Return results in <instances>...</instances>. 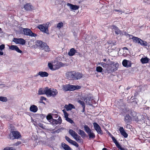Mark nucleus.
<instances>
[{
  "instance_id": "obj_1",
  "label": "nucleus",
  "mask_w": 150,
  "mask_h": 150,
  "mask_svg": "<svg viewBox=\"0 0 150 150\" xmlns=\"http://www.w3.org/2000/svg\"><path fill=\"white\" fill-rule=\"evenodd\" d=\"M68 79L72 80H78L82 77V74L80 73L75 71L68 72L67 73Z\"/></svg>"
},
{
  "instance_id": "obj_2",
  "label": "nucleus",
  "mask_w": 150,
  "mask_h": 150,
  "mask_svg": "<svg viewBox=\"0 0 150 150\" xmlns=\"http://www.w3.org/2000/svg\"><path fill=\"white\" fill-rule=\"evenodd\" d=\"M36 45L39 48L42 50H44L46 52H48L50 50V48L47 44L41 40L37 41Z\"/></svg>"
},
{
  "instance_id": "obj_3",
  "label": "nucleus",
  "mask_w": 150,
  "mask_h": 150,
  "mask_svg": "<svg viewBox=\"0 0 150 150\" xmlns=\"http://www.w3.org/2000/svg\"><path fill=\"white\" fill-rule=\"evenodd\" d=\"M81 87L79 86H74L69 84L63 85V88L64 90L67 91H72L76 89H80Z\"/></svg>"
},
{
  "instance_id": "obj_4",
  "label": "nucleus",
  "mask_w": 150,
  "mask_h": 150,
  "mask_svg": "<svg viewBox=\"0 0 150 150\" xmlns=\"http://www.w3.org/2000/svg\"><path fill=\"white\" fill-rule=\"evenodd\" d=\"M69 133L76 141L79 142H82V140L81 137L74 131L71 129H70L69 131Z\"/></svg>"
},
{
  "instance_id": "obj_5",
  "label": "nucleus",
  "mask_w": 150,
  "mask_h": 150,
  "mask_svg": "<svg viewBox=\"0 0 150 150\" xmlns=\"http://www.w3.org/2000/svg\"><path fill=\"white\" fill-rule=\"evenodd\" d=\"M58 92L56 89L48 88L47 96L55 97L58 94Z\"/></svg>"
},
{
  "instance_id": "obj_6",
  "label": "nucleus",
  "mask_w": 150,
  "mask_h": 150,
  "mask_svg": "<svg viewBox=\"0 0 150 150\" xmlns=\"http://www.w3.org/2000/svg\"><path fill=\"white\" fill-rule=\"evenodd\" d=\"M23 31L24 35L27 36L31 37H35L37 35L33 33L32 31L29 29L28 28H23Z\"/></svg>"
},
{
  "instance_id": "obj_7",
  "label": "nucleus",
  "mask_w": 150,
  "mask_h": 150,
  "mask_svg": "<svg viewBox=\"0 0 150 150\" xmlns=\"http://www.w3.org/2000/svg\"><path fill=\"white\" fill-rule=\"evenodd\" d=\"M11 133L12 136L11 137L10 136V139H18L21 137L20 133L18 131H11Z\"/></svg>"
},
{
  "instance_id": "obj_8",
  "label": "nucleus",
  "mask_w": 150,
  "mask_h": 150,
  "mask_svg": "<svg viewBox=\"0 0 150 150\" xmlns=\"http://www.w3.org/2000/svg\"><path fill=\"white\" fill-rule=\"evenodd\" d=\"M110 69L109 67L107 68V70L109 71H115L117 70L119 66V64L117 63L110 64Z\"/></svg>"
},
{
  "instance_id": "obj_9",
  "label": "nucleus",
  "mask_w": 150,
  "mask_h": 150,
  "mask_svg": "<svg viewBox=\"0 0 150 150\" xmlns=\"http://www.w3.org/2000/svg\"><path fill=\"white\" fill-rule=\"evenodd\" d=\"M93 125L95 129L98 134H102L103 132L99 125L96 122L93 123Z\"/></svg>"
},
{
  "instance_id": "obj_10",
  "label": "nucleus",
  "mask_w": 150,
  "mask_h": 150,
  "mask_svg": "<svg viewBox=\"0 0 150 150\" xmlns=\"http://www.w3.org/2000/svg\"><path fill=\"white\" fill-rule=\"evenodd\" d=\"M13 41L15 42L16 44H20L22 45H24L25 44V41L23 39L14 38Z\"/></svg>"
},
{
  "instance_id": "obj_11",
  "label": "nucleus",
  "mask_w": 150,
  "mask_h": 150,
  "mask_svg": "<svg viewBox=\"0 0 150 150\" xmlns=\"http://www.w3.org/2000/svg\"><path fill=\"white\" fill-rule=\"evenodd\" d=\"M37 28L39 29L41 31L45 33L48 32V28L45 24L40 25L37 26Z\"/></svg>"
},
{
  "instance_id": "obj_12",
  "label": "nucleus",
  "mask_w": 150,
  "mask_h": 150,
  "mask_svg": "<svg viewBox=\"0 0 150 150\" xmlns=\"http://www.w3.org/2000/svg\"><path fill=\"white\" fill-rule=\"evenodd\" d=\"M127 35H128L130 39H132L133 40L134 42L137 43L138 44H139V41H140V40L141 39L140 38L134 36L133 35L129 34H127Z\"/></svg>"
},
{
  "instance_id": "obj_13",
  "label": "nucleus",
  "mask_w": 150,
  "mask_h": 150,
  "mask_svg": "<svg viewBox=\"0 0 150 150\" xmlns=\"http://www.w3.org/2000/svg\"><path fill=\"white\" fill-rule=\"evenodd\" d=\"M122 64L123 66L125 67H130L132 65L131 62L126 59H124L122 61Z\"/></svg>"
},
{
  "instance_id": "obj_14",
  "label": "nucleus",
  "mask_w": 150,
  "mask_h": 150,
  "mask_svg": "<svg viewBox=\"0 0 150 150\" xmlns=\"http://www.w3.org/2000/svg\"><path fill=\"white\" fill-rule=\"evenodd\" d=\"M48 87H46L45 88H40L38 91V94L39 95L45 94L47 95Z\"/></svg>"
},
{
  "instance_id": "obj_15",
  "label": "nucleus",
  "mask_w": 150,
  "mask_h": 150,
  "mask_svg": "<svg viewBox=\"0 0 150 150\" xmlns=\"http://www.w3.org/2000/svg\"><path fill=\"white\" fill-rule=\"evenodd\" d=\"M112 30L115 31V33L117 35L120 34L121 32L118 27L115 25H112L110 26Z\"/></svg>"
},
{
  "instance_id": "obj_16",
  "label": "nucleus",
  "mask_w": 150,
  "mask_h": 150,
  "mask_svg": "<svg viewBox=\"0 0 150 150\" xmlns=\"http://www.w3.org/2000/svg\"><path fill=\"white\" fill-rule=\"evenodd\" d=\"M9 49L13 50H15L18 53H21L22 51L19 49L17 46L15 45H11L9 46Z\"/></svg>"
},
{
  "instance_id": "obj_17",
  "label": "nucleus",
  "mask_w": 150,
  "mask_h": 150,
  "mask_svg": "<svg viewBox=\"0 0 150 150\" xmlns=\"http://www.w3.org/2000/svg\"><path fill=\"white\" fill-rule=\"evenodd\" d=\"M67 5L69 7L70 9L72 10H76L79 8V6H78L73 5L70 3H67Z\"/></svg>"
},
{
  "instance_id": "obj_18",
  "label": "nucleus",
  "mask_w": 150,
  "mask_h": 150,
  "mask_svg": "<svg viewBox=\"0 0 150 150\" xmlns=\"http://www.w3.org/2000/svg\"><path fill=\"white\" fill-rule=\"evenodd\" d=\"M62 63L61 62H57L55 64H54V70L59 69L62 66Z\"/></svg>"
},
{
  "instance_id": "obj_19",
  "label": "nucleus",
  "mask_w": 150,
  "mask_h": 150,
  "mask_svg": "<svg viewBox=\"0 0 150 150\" xmlns=\"http://www.w3.org/2000/svg\"><path fill=\"white\" fill-rule=\"evenodd\" d=\"M25 9L27 11H30L34 9L33 6L30 4H27L24 6Z\"/></svg>"
},
{
  "instance_id": "obj_20",
  "label": "nucleus",
  "mask_w": 150,
  "mask_h": 150,
  "mask_svg": "<svg viewBox=\"0 0 150 150\" xmlns=\"http://www.w3.org/2000/svg\"><path fill=\"white\" fill-rule=\"evenodd\" d=\"M124 121L126 123H129L132 121V118L129 115H126L125 117Z\"/></svg>"
},
{
  "instance_id": "obj_21",
  "label": "nucleus",
  "mask_w": 150,
  "mask_h": 150,
  "mask_svg": "<svg viewBox=\"0 0 150 150\" xmlns=\"http://www.w3.org/2000/svg\"><path fill=\"white\" fill-rule=\"evenodd\" d=\"M142 64H146L150 63V59L146 57H142L140 60Z\"/></svg>"
},
{
  "instance_id": "obj_22",
  "label": "nucleus",
  "mask_w": 150,
  "mask_h": 150,
  "mask_svg": "<svg viewBox=\"0 0 150 150\" xmlns=\"http://www.w3.org/2000/svg\"><path fill=\"white\" fill-rule=\"evenodd\" d=\"M64 108L67 111L71 110L72 109L75 108L74 106L71 104H69L68 105H65L64 106Z\"/></svg>"
},
{
  "instance_id": "obj_23",
  "label": "nucleus",
  "mask_w": 150,
  "mask_h": 150,
  "mask_svg": "<svg viewBox=\"0 0 150 150\" xmlns=\"http://www.w3.org/2000/svg\"><path fill=\"white\" fill-rule=\"evenodd\" d=\"M77 52V51L74 48H72L68 52V54L69 56H74L75 54Z\"/></svg>"
},
{
  "instance_id": "obj_24",
  "label": "nucleus",
  "mask_w": 150,
  "mask_h": 150,
  "mask_svg": "<svg viewBox=\"0 0 150 150\" xmlns=\"http://www.w3.org/2000/svg\"><path fill=\"white\" fill-rule=\"evenodd\" d=\"M30 111L35 112L38 110V108L37 106L35 105H31L30 108Z\"/></svg>"
},
{
  "instance_id": "obj_25",
  "label": "nucleus",
  "mask_w": 150,
  "mask_h": 150,
  "mask_svg": "<svg viewBox=\"0 0 150 150\" xmlns=\"http://www.w3.org/2000/svg\"><path fill=\"white\" fill-rule=\"evenodd\" d=\"M48 73L45 71H40L38 73V75H39L41 77H43L48 76Z\"/></svg>"
},
{
  "instance_id": "obj_26",
  "label": "nucleus",
  "mask_w": 150,
  "mask_h": 150,
  "mask_svg": "<svg viewBox=\"0 0 150 150\" xmlns=\"http://www.w3.org/2000/svg\"><path fill=\"white\" fill-rule=\"evenodd\" d=\"M61 146L65 150H71V149L69 146L64 142L61 144Z\"/></svg>"
},
{
  "instance_id": "obj_27",
  "label": "nucleus",
  "mask_w": 150,
  "mask_h": 150,
  "mask_svg": "<svg viewBox=\"0 0 150 150\" xmlns=\"http://www.w3.org/2000/svg\"><path fill=\"white\" fill-rule=\"evenodd\" d=\"M78 133L82 138L85 137L86 135L84 131L80 129L79 130Z\"/></svg>"
},
{
  "instance_id": "obj_28",
  "label": "nucleus",
  "mask_w": 150,
  "mask_h": 150,
  "mask_svg": "<svg viewBox=\"0 0 150 150\" xmlns=\"http://www.w3.org/2000/svg\"><path fill=\"white\" fill-rule=\"evenodd\" d=\"M140 41L139 43V44L140 45L142 46H147L148 45L147 42L145 41H144L141 39H140Z\"/></svg>"
},
{
  "instance_id": "obj_29",
  "label": "nucleus",
  "mask_w": 150,
  "mask_h": 150,
  "mask_svg": "<svg viewBox=\"0 0 150 150\" xmlns=\"http://www.w3.org/2000/svg\"><path fill=\"white\" fill-rule=\"evenodd\" d=\"M84 130L88 134L89 132H91V130L90 128L87 125H85L84 126Z\"/></svg>"
},
{
  "instance_id": "obj_30",
  "label": "nucleus",
  "mask_w": 150,
  "mask_h": 150,
  "mask_svg": "<svg viewBox=\"0 0 150 150\" xmlns=\"http://www.w3.org/2000/svg\"><path fill=\"white\" fill-rule=\"evenodd\" d=\"M5 48V45L2 44L0 45V55H2L4 54V52H3V50H4Z\"/></svg>"
},
{
  "instance_id": "obj_31",
  "label": "nucleus",
  "mask_w": 150,
  "mask_h": 150,
  "mask_svg": "<svg viewBox=\"0 0 150 150\" xmlns=\"http://www.w3.org/2000/svg\"><path fill=\"white\" fill-rule=\"evenodd\" d=\"M88 134L89 138L90 139L92 138L93 139L95 137V136L94 134L92 132H91Z\"/></svg>"
},
{
  "instance_id": "obj_32",
  "label": "nucleus",
  "mask_w": 150,
  "mask_h": 150,
  "mask_svg": "<svg viewBox=\"0 0 150 150\" xmlns=\"http://www.w3.org/2000/svg\"><path fill=\"white\" fill-rule=\"evenodd\" d=\"M98 64L101 66L103 67L106 68L107 67V65L108 66L109 65L108 64L105 63L103 62H98Z\"/></svg>"
},
{
  "instance_id": "obj_33",
  "label": "nucleus",
  "mask_w": 150,
  "mask_h": 150,
  "mask_svg": "<svg viewBox=\"0 0 150 150\" xmlns=\"http://www.w3.org/2000/svg\"><path fill=\"white\" fill-rule=\"evenodd\" d=\"M53 64H52L51 63L49 62L48 64V66L49 68L51 70H54Z\"/></svg>"
},
{
  "instance_id": "obj_34",
  "label": "nucleus",
  "mask_w": 150,
  "mask_h": 150,
  "mask_svg": "<svg viewBox=\"0 0 150 150\" xmlns=\"http://www.w3.org/2000/svg\"><path fill=\"white\" fill-rule=\"evenodd\" d=\"M63 25V23L62 22H61L58 23L57 24V28L58 29H60Z\"/></svg>"
},
{
  "instance_id": "obj_35",
  "label": "nucleus",
  "mask_w": 150,
  "mask_h": 150,
  "mask_svg": "<svg viewBox=\"0 0 150 150\" xmlns=\"http://www.w3.org/2000/svg\"><path fill=\"white\" fill-rule=\"evenodd\" d=\"M103 70L102 68L100 66H98L96 68V71L99 72H101Z\"/></svg>"
},
{
  "instance_id": "obj_36",
  "label": "nucleus",
  "mask_w": 150,
  "mask_h": 150,
  "mask_svg": "<svg viewBox=\"0 0 150 150\" xmlns=\"http://www.w3.org/2000/svg\"><path fill=\"white\" fill-rule=\"evenodd\" d=\"M65 139L67 141H68L69 143L71 144L73 141V140L71 139L69 137L67 136L65 137Z\"/></svg>"
},
{
  "instance_id": "obj_37",
  "label": "nucleus",
  "mask_w": 150,
  "mask_h": 150,
  "mask_svg": "<svg viewBox=\"0 0 150 150\" xmlns=\"http://www.w3.org/2000/svg\"><path fill=\"white\" fill-rule=\"evenodd\" d=\"M7 99L6 97L3 96H0V100L3 102H6Z\"/></svg>"
},
{
  "instance_id": "obj_38",
  "label": "nucleus",
  "mask_w": 150,
  "mask_h": 150,
  "mask_svg": "<svg viewBox=\"0 0 150 150\" xmlns=\"http://www.w3.org/2000/svg\"><path fill=\"white\" fill-rule=\"evenodd\" d=\"M66 120L67 122L71 124L73 123L74 124V122L70 118L68 117L67 119H66Z\"/></svg>"
},
{
  "instance_id": "obj_39",
  "label": "nucleus",
  "mask_w": 150,
  "mask_h": 150,
  "mask_svg": "<svg viewBox=\"0 0 150 150\" xmlns=\"http://www.w3.org/2000/svg\"><path fill=\"white\" fill-rule=\"evenodd\" d=\"M116 146L119 149H120V150H126V149H125L124 148L122 147L119 143L118 144H117V145Z\"/></svg>"
},
{
  "instance_id": "obj_40",
  "label": "nucleus",
  "mask_w": 150,
  "mask_h": 150,
  "mask_svg": "<svg viewBox=\"0 0 150 150\" xmlns=\"http://www.w3.org/2000/svg\"><path fill=\"white\" fill-rule=\"evenodd\" d=\"M116 146L119 149H120V150H126V149H125L124 148L122 147L119 143L118 144H117V145Z\"/></svg>"
},
{
  "instance_id": "obj_41",
  "label": "nucleus",
  "mask_w": 150,
  "mask_h": 150,
  "mask_svg": "<svg viewBox=\"0 0 150 150\" xmlns=\"http://www.w3.org/2000/svg\"><path fill=\"white\" fill-rule=\"evenodd\" d=\"M78 102L82 105V107L85 106V103L83 101L79 100L78 101Z\"/></svg>"
},
{
  "instance_id": "obj_42",
  "label": "nucleus",
  "mask_w": 150,
  "mask_h": 150,
  "mask_svg": "<svg viewBox=\"0 0 150 150\" xmlns=\"http://www.w3.org/2000/svg\"><path fill=\"white\" fill-rule=\"evenodd\" d=\"M112 139L113 141V142L115 143L116 146L119 144L118 142L117 141V140L114 137H112Z\"/></svg>"
},
{
  "instance_id": "obj_43",
  "label": "nucleus",
  "mask_w": 150,
  "mask_h": 150,
  "mask_svg": "<svg viewBox=\"0 0 150 150\" xmlns=\"http://www.w3.org/2000/svg\"><path fill=\"white\" fill-rule=\"evenodd\" d=\"M64 129V128H59V129H58L57 130H55V131H54V133H58L59 132H61V131H62Z\"/></svg>"
},
{
  "instance_id": "obj_44",
  "label": "nucleus",
  "mask_w": 150,
  "mask_h": 150,
  "mask_svg": "<svg viewBox=\"0 0 150 150\" xmlns=\"http://www.w3.org/2000/svg\"><path fill=\"white\" fill-rule=\"evenodd\" d=\"M121 134L125 138H127L128 137V134L125 131Z\"/></svg>"
},
{
  "instance_id": "obj_45",
  "label": "nucleus",
  "mask_w": 150,
  "mask_h": 150,
  "mask_svg": "<svg viewBox=\"0 0 150 150\" xmlns=\"http://www.w3.org/2000/svg\"><path fill=\"white\" fill-rule=\"evenodd\" d=\"M130 114L133 117H135L136 115V112L134 111H131L130 112Z\"/></svg>"
},
{
  "instance_id": "obj_46",
  "label": "nucleus",
  "mask_w": 150,
  "mask_h": 150,
  "mask_svg": "<svg viewBox=\"0 0 150 150\" xmlns=\"http://www.w3.org/2000/svg\"><path fill=\"white\" fill-rule=\"evenodd\" d=\"M52 123L55 125L59 124L57 120L56 119H53Z\"/></svg>"
},
{
  "instance_id": "obj_47",
  "label": "nucleus",
  "mask_w": 150,
  "mask_h": 150,
  "mask_svg": "<svg viewBox=\"0 0 150 150\" xmlns=\"http://www.w3.org/2000/svg\"><path fill=\"white\" fill-rule=\"evenodd\" d=\"M119 131L121 134L125 132V130L123 127H121L119 129Z\"/></svg>"
},
{
  "instance_id": "obj_48",
  "label": "nucleus",
  "mask_w": 150,
  "mask_h": 150,
  "mask_svg": "<svg viewBox=\"0 0 150 150\" xmlns=\"http://www.w3.org/2000/svg\"><path fill=\"white\" fill-rule=\"evenodd\" d=\"M71 144L77 147L79 146V144L78 143L74 141H73Z\"/></svg>"
},
{
  "instance_id": "obj_49",
  "label": "nucleus",
  "mask_w": 150,
  "mask_h": 150,
  "mask_svg": "<svg viewBox=\"0 0 150 150\" xmlns=\"http://www.w3.org/2000/svg\"><path fill=\"white\" fill-rule=\"evenodd\" d=\"M59 124H60L62 122V120L60 117L59 116L57 120Z\"/></svg>"
},
{
  "instance_id": "obj_50",
  "label": "nucleus",
  "mask_w": 150,
  "mask_h": 150,
  "mask_svg": "<svg viewBox=\"0 0 150 150\" xmlns=\"http://www.w3.org/2000/svg\"><path fill=\"white\" fill-rule=\"evenodd\" d=\"M21 144V142L20 141H18L17 142H16L15 144H13V145L14 146H17L19 145L20 144Z\"/></svg>"
},
{
  "instance_id": "obj_51",
  "label": "nucleus",
  "mask_w": 150,
  "mask_h": 150,
  "mask_svg": "<svg viewBox=\"0 0 150 150\" xmlns=\"http://www.w3.org/2000/svg\"><path fill=\"white\" fill-rule=\"evenodd\" d=\"M64 114V118H65V120L68 118L69 114L67 112H65V113Z\"/></svg>"
},
{
  "instance_id": "obj_52",
  "label": "nucleus",
  "mask_w": 150,
  "mask_h": 150,
  "mask_svg": "<svg viewBox=\"0 0 150 150\" xmlns=\"http://www.w3.org/2000/svg\"><path fill=\"white\" fill-rule=\"evenodd\" d=\"M46 100V98L45 97L43 96H41L40 99V102L42 103V102H41V101H42L43 100Z\"/></svg>"
},
{
  "instance_id": "obj_53",
  "label": "nucleus",
  "mask_w": 150,
  "mask_h": 150,
  "mask_svg": "<svg viewBox=\"0 0 150 150\" xmlns=\"http://www.w3.org/2000/svg\"><path fill=\"white\" fill-rule=\"evenodd\" d=\"M46 118L47 120H50L52 118V116L51 115H48L47 116Z\"/></svg>"
},
{
  "instance_id": "obj_54",
  "label": "nucleus",
  "mask_w": 150,
  "mask_h": 150,
  "mask_svg": "<svg viewBox=\"0 0 150 150\" xmlns=\"http://www.w3.org/2000/svg\"><path fill=\"white\" fill-rule=\"evenodd\" d=\"M52 117L56 118L58 117V116L57 114H52Z\"/></svg>"
},
{
  "instance_id": "obj_55",
  "label": "nucleus",
  "mask_w": 150,
  "mask_h": 150,
  "mask_svg": "<svg viewBox=\"0 0 150 150\" xmlns=\"http://www.w3.org/2000/svg\"><path fill=\"white\" fill-rule=\"evenodd\" d=\"M114 11H115L116 12H118L119 13H123V12L120 10H117V9H115L114 10Z\"/></svg>"
},
{
  "instance_id": "obj_56",
  "label": "nucleus",
  "mask_w": 150,
  "mask_h": 150,
  "mask_svg": "<svg viewBox=\"0 0 150 150\" xmlns=\"http://www.w3.org/2000/svg\"><path fill=\"white\" fill-rule=\"evenodd\" d=\"M76 55H79L80 57L82 56V54L80 53L79 52L77 51V52H76Z\"/></svg>"
},
{
  "instance_id": "obj_57",
  "label": "nucleus",
  "mask_w": 150,
  "mask_h": 150,
  "mask_svg": "<svg viewBox=\"0 0 150 150\" xmlns=\"http://www.w3.org/2000/svg\"><path fill=\"white\" fill-rule=\"evenodd\" d=\"M9 150H15V149L12 147H9Z\"/></svg>"
},
{
  "instance_id": "obj_58",
  "label": "nucleus",
  "mask_w": 150,
  "mask_h": 150,
  "mask_svg": "<svg viewBox=\"0 0 150 150\" xmlns=\"http://www.w3.org/2000/svg\"><path fill=\"white\" fill-rule=\"evenodd\" d=\"M85 106L84 107H83V110L81 111V112H84L85 111Z\"/></svg>"
},
{
  "instance_id": "obj_59",
  "label": "nucleus",
  "mask_w": 150,
  "mask_h": 150,
  "mask_svg": "<svg viewBox=\"0 0 150 150\" xmlns=\"http://www.w3.org/2000/svg\"><path fill=\"white\" fill-rule=\"evenodd\" d=\"M9 147H7L4 149L3 150H9Z\"/></svg>"
},
{
  "instance_id": "obj_60",
  "label": "nucleus",
  "mask_w": 150,
  "mask_h": 150,
  "mask_svg": "<svg viewBox=\"0 0 150 150\" xmlns=\"http://www.w3.org/2000/svg\"><path fill=\"white\" fill-rule=\"evenodd\" d=\"M109 135L111 138L113 137L110 133H109Z\"/></svg>"
},
{
  "instance_id": "obj_61",
  "label": "nucleus",
  "mask_w": 150,
  "mask_h": 150,
  "mask_svg": "<svg viewBox=\"0 0 150 150\" xmlns=\"http://www.w3.org/2000/svg\"><path fill=\"white\" fill-rule=\"evenodd\" d=\"M123 50H128V49L127 48V47H124L123 48Z\"/></svg>"
},
{
  "instance_id": "obj_62",
  "label": "nucleus",
  "mask_w": 150,
  "mask_h": 150,
  "mask_svg": "<svg viewBox=\"0 0 150 150\" xmlns=\"http://www.w3.org/2000/svg\"><path fill=\"white\" fill-rule=\"evenodd\" d=\"M39 126H40L41 127H43V125H42L40 123V124H39Z\"/></svg>"
},
{
  "instance_id": "obj_63",
  "label": "nucleus",
  "mask_w": 150,
  "mask_h": 150,
  "mask_svg": "<svg viewBox=\"0 0 150 150\" xmlns=\"http://www.w3.org/2000/svg\"><path fill=\"white\" fill-rule=\"evenodd\" d=\"M130 88H131V87L129 86L127 88H126V89H127V90H128L130 89Z\"/></svg>"
},
{
  "instance_id": "obj_64",
  "label": "nucleus",
  "mask_w": 150,
  "mask_h": 150,
  "mask_svg": "<svg viewBox=\"0 0 150 150\" xmlns=\"http://www.w3.org/2000/svg\"><path fill=\"white\" fill-rule=\"evenodd\" d=\"M102 150H107V149L105 148H103V149H102Z\"/></svg>"
}]
</instances>
